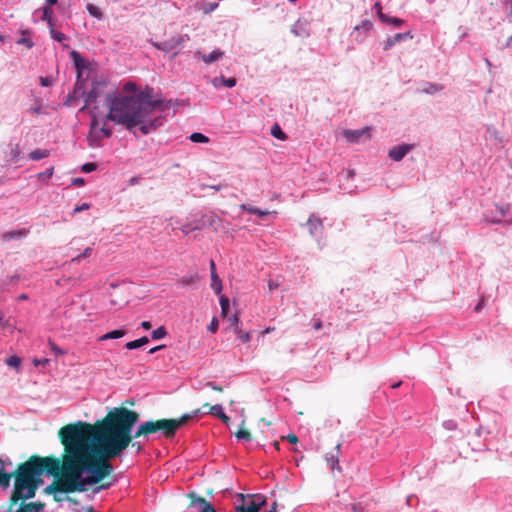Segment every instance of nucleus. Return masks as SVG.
<instances>
[{"instance_id": "obj_1", "label": "nucleus", "mask_w": 512, "mask_h": 512, "mask_svg": "<svg viewBox=\"0 0 512 512\" xmlns=\"http://www.w3.org/2000/svg\"><path fill=\"white\" fill-rule=\"evenodd\" d=\"M139 413L116 407L94 424L77 421L58 431L63 446L61 458L42 456L39 479L45 473L53 481L43 493L62 502V494L85 492L90 485L101 483L113 473L110 460L119 457L131 442L130 429L139 420Z\"/></svg>"}, {"instance_id": "obj_2", "label": "nucleus", "mask_w": 512, "mask_h": 512, "mask_svg": "<svg viewBox=\"0 0 512 512\" xmlns=\"http://www.w3.org/2000/svg\"><path fill=\"white\" fill-rule=\"evenodd\" d=\"M152 90L146 89L133 96L114 98L109 104L106 120L125 126L128 130L138 127L143 135L157 130L162 125V117H152L156 110H165L163 100L153 99Z\"/></svg>"}, {"instance_id": "obj_3", "label": "nucleus", "mask_w": 512, "mask_h": 512, "mask_svg": "<svg viewBox=\"0 0 512 512\" xmlns=\"http://www.w3.org/2000/svg\"><path fill=\"white\" fill-rule=\"evenodd\" d=\"M42 456L31 455L25 462L18 464L13 472H6L4 467L0 468V486L3 489L10 487V481L14 478V487L9 498L8 511L11 512L13 506L18 504L20 500H27L35 497L43 479H39L40 462ZM3 465V460L0 459Z\"/></svg>"}, {"instance_id": "obj_4", "label": "nucleus", "mask_w": 512, "mask_h": 512, "mask_svg": "<svg viewBox=\"0 0 512 512\" xmlns=\"http://www.w3.org/2000/svg\"><path fill=\"white\" fill-rule=\"evenodd\" d=\"M173 423L170 419L150 420L140 424L134 434V437L148 436L160 432L166 439H171L175 436Z\"/></svg>"}, {"instance_id": "obj_5", "label": "nucleus", "mask_w": 512, "mask_h": 512, "mask_svg": "<svg viewBox=\"0 0 512 512\" xmlns=\"http://www.w3.org/2000/svg\"><path fill=\"white\" fill-rule=\"evenodd\" d=\"M372 28L373 24L370 20H363L361 24L354 27L351 37L357 42H362Z\"/></svg>"}, {"instance_id": "obj_6", "label": "nucleus", "mask_w": 512, "mask_h": 512, "mask_svg": "<svg viewBox=\"0 0 512 512\" xmlns=\"http://www.w3.org/2000/svg\"><path fill=\"white\" fill-rule=\"evenodd\" d=\"M343 136L349 141V142H359L362 137L370 138V128L366 127L360 130H344Z\"/></svg>"}, {"instance_id": "obj_7", "label": "nucleus", "mask_w": 512, "mask_h": 512, "mask_svg": "<svg viewBox=\"0 0 512 512\" xmlns=\"http://www.w3.org/2000/svg\"><path fill=\"white\" fill-rule=\"evenodd\" d=\"M412 148L413 146L410 144H402L399 146H395L389 150L388 156L393 161H400L407 155L409 151H411Z\"/></svg>"}, {"instance_id": "obj_8", "label": "nucleus", "mask_w": 512, "mask_h": 512, "mask_svg": "<svg viewBox=\"0 0 512 512\" xmlns=\"http://www.w3.org/2000/svg\"><path fill=\"white\" fill-rule=\"evenodd\" d=\"M183 43V37L182 36H176L169 40H165L163 42L154 43V46L158 50H162L164 52H170L173 49L177 48Z\"/></svg>"}, {"instance_id": "obj_9", "label": "nucleus", "mask_w": 512, "mask_h": 512, "mask_svg": "<svg viewBox=\"0 0 512 512\" xmlns=\"http://www.w3.org/2000/svg\"><path fill=\"white\" fill-rule=\"evenodd\" d=\"M99 129V121L97 117L94 115L90 124V132L88 136V140L90 141V146L96 147L98 146V142L102 139V135L98 132Z\"/></svg>"}, {"instance_id": "obj_10", "label": "nucleus", "mask_w": 512, "mask_h": 512, "mask_svg": "<svg viewBox=\"0 0 512 512\" xmlns=\"http://www.w3.org/2000/svg\"><path fill=\"white\" fill-rule=\"evenodd\" d=\"M21 503L14 512H43L45 508L44 502H29L25 503V500H20Z\"/></svg>"}, {"instance_id": "obj_11", "label": "nucleus", "mask_w": 512, "mask_h": 512, "mask_svg": "<svg viewBox=\"0 0 512 512\" xmlns=\"http://www.w3.org/2000/svg\"><path fill=\"white\" fill-rule=\"evenodd\" d=\"M199 411H200L199 409H196L190 413L183 414L179 418L170 419V421L173 423L172 427H173L174 434H176V432L178 431L179 428H181L182 426L187 424L188 421L195 418L198 415Z\"/></svg>"}, {"instance_id": "obj_12", "label": "nucleus", "mask_w": 512, "mask_h": 512, "mask_svg": "<svg viewBox=\"0 0 512 512\" xmlns=\"http://www.w3.org/2000/svg\"><path fill=\"white\" fill-rule=\"evenodd\" d=\"M307 226H308V229H309V233L313 237L320 236L322 234L323 228H324L321 219H319V218H317L315 216H311L308 219Z\"/></svg>"}, {"instance_id": "obj_13", "label": "nucleus", "mask_w": 512, "mask_h": 512, "mask_svg": "<svg viewBox=\"0 0 512 512\" xmlns=\"http://www.w3.org/2000/svg\"><path fill=\"white\" fill-rule=\"evenodd\" d=\"M509 208L510 207L508 204L503 205V206L495 205L496 215H491V216L487 215L486 216L487 221L490 223L501 222V220L507 215Z\"/></svg>"}, {"instance_id": "obj_14", "label": "nucleus", "mask_w": 512, "mask_h": 512, "mask_svg": "<svg viewBox=\"0 0 512 512\" xmlns=\"http://www.w3.org/2000/svg\"><path fill=\"white\" fill-rule=\"evenodd\" d=\"M203 407H209V413L220 418L224 423L227 424L230 421V418L224 413L223 407L220 404L210 406L209 403H205Z\"/></svg>"}, {"instance_id": "obj_15", "label": "nucleus", "mask_w": 512, "mask_h": 512, "mask_svg": "<svg viewBox=\"0 0 512 512\" xmlns=\"http://www.w3.org/2000/svg\"><path fill=\"white\" fill-rule=\"evenodd\" d=\"M406 38H412V36L410 35L409 32H405V33H397L395 34L394 36L392 37H389L385 43H384V46H383V49L384 50H389L390 48H392L396 43L400 42L401 40H404Z\"/></svg>"}, {"instance_id": "obj_16", "label": "nucleus", "mask_w": 512, "mask_h": 512, "mask_svg": "<svg viewBox=\"0 0 512 512\" xmlns=\"http://www.w3.org/2000/svg\"><path fill=\"white\" fill-rule=\"evenodd\" d=\"M189 496L192 498V503H199L202 505V512H216L213 506L202 497H197L194 493H190Z\"/></svg>"}, {"instance_id": "obj_17", "label": "nucleus", "mask_w": 512, "mask_h": 512, "mask_svg": "<svg viewBox=\"0 0 512 512\" xmlns=\"http://www.w3.org/2000/svg\"><path fill=\"white\" fill-rule=\"evenodd\" d=\"M224 56V51L216 49L212 51L210 54H202L201 58L206 64H211L215 61H218Z\"/></svg>"}, {"instance_id": "obj_18", "label": "nucleus", "mask_w": 512, "mask_h": 512, "mask_svg": "<svg viewBox=\"0 0 512 512\" xmlns=\"http://www.w3.org/2000/svg\"><path fill=\"white\" fill-rule=\"evenodd\" d=\"M27 234H28V231L26 229H17V230L5 232L2 235V239L4 241H10V240L15 239V238H23Z\"/></svg>"}, {"instance_id": "obj_19", "label": "nucleus", "mask_w": 512, "mask_h": 512, "mask_svg": "<svg viewBox=\"0 0 512 512\" xmlns=\"http://www.w3.org/2000/svg\"><path fill=\"white\" fill-rule=\"evenodd\" d=\"M112 291L109 293V303L112 307L121 306L125 300L122 297H119L117 293V286H111Z\"/></svg>"}, {"instance_id": "obj_20", "label": "nucleus", "mask_w": 512, "mask_h": 512, "mask_svg": "<svg viewBox=\"0 0 512 512\" xmlns=\"http://www.w3.org/2000/svg\"><path fill=\"white\" fill-rule=\"evenodd\" d=\"M70 57L78 71V76H80V73H81V70L84 68L85 66V60L83 59V57L80 55L79 52L73 50L71 51L70 53Z\"/></svg>"}, {"instance_id": "obj_21", "label": "nucleus", "mask_w": 512, "mask_h": 512, "mask_svg": "<svg viewBox=\"0 0 512 512\" xmlns=\"http://www.w3.org/2000/svg\"><path fill=\"white\" fill-rule=\"evenodd\" d=\"M126 334V331L124 329H117L110 332H107L106 334L99 337V341H106L110 339H118L123 337Z\"/></svg>"}, {"instance_id": "obj_22", "label": "nucleus", "mask_w": 512, "mask_h": 512, "mask_svg": "<svg viewBox=\"0 0 512 512\" xmlns=\"http://www.w3.org/2000/svg\"><path fill=\"white\" fill-rule=\"evenodd\" d=\"M380 21L387 25H394L396 27H399L404 23L402 19L396 17H389L384 13H380Z\"/></svg>"}, {"instance_id": "obj_23", "label": "nucleus", "mask_w": 512, "mask_h": 512, "mask_svg": "<svg viewBox=\"0 0 512 512\" xmlns=\"http://www.w3.org/2000/svg\"><path fill=\"white\" fill-rule=\"evenodd\" d=\"M148 342H149L148 337L143 336V337H141V338H139L137 340H133V341L127 342L125 347L128 350H133V349H137V348H140V347L146 345Z\"/></svg>"}, {"instance_id": "obj_24", "label": "nucleus", "mask_w": 512, "mask_h": 512, "mask_svg": "<svg viewBox=\"0 0 512 512\" xmlns=\"http://www.w3.org/2000/svg\"><path fill=\"white\" fill-rule=\"evenodd\" d=\"M49 155H50L49 150L36 149L29 153V158L33 161H38V160L48 157Z\"/></svg>"}, {"instance_id": "obj_25", "label": "nucleus", "mask_w": 512, "mask_h": 512, "mask_svg": "<svg viewBox=\"0 0 512 512\" xmlns=\"http://www.w3.org/2000/svg\"><path fill=\"white\" fill-rule=\"evenodd\" d=\"M266 504V500L264 497L259 496L257 499L251 500L245 508H252L254 506V510L260 512L262 507Z\"/></svg>"}, {"instance_id": "obj_26", "label": "nucleus", "mask_w": 512, "mask_h": 512, "mask_svg": "<svg viewBox=\"0 0 512 512\" xmlns=\"http://www.w3.org/2000/svg\"><path fill=\"white\" fill-rule=\"evenodd\" d=\"M214 86H218L219 84H222L224 86H227L229 88L234 87L236 85V79L235 78H215L213 81Z\"/></svg>"}, {"instance_id": "obj_27", "label": "nucleus", "mask_w": 512, "mask_h": 512, "mask_svg": "<svg viewBox=\"0 0 512 512\" xmlns=\"http://www.w3.org/2000/svg\"><path fill=\"white\" fill-rule=\"evenodd\" d=\"M240 207H241V209H243V210H245V211H247V212H249L251 214H256V215H258L260 217H264V216H266V215H268L270 213L267 210L263 211V210H260L258 208L246 205V204H242Z\"/></svg>"}, {"instance_id": "obj_28", "label": "nucleus", "mask_w": 512, "mask_h": 512, "mask_svg": "<svg viewBox=\"0 0 512 512\" xmlns=\"http://www.w3.org/2000/svg\"><path fill=\"white\" fill-rule=\"evenodd\" d=\"M211 288L216 294H220L222 291V281L218 274L211 275Z\"/></svg>"}, {"instance_id": "obj_29", "label": "nucleus", "mask_w": 512, "mask_h": 512, "mask_svg": "<svg viewBox=\"0 0 512 512\" xmlns=\"http://www.w3.org/2000/svg\"><path fill=\"white\" fill-rule=\"evenodd\" d=\"M271 135L282 141L287 139V135L282 131L281 127L278 124H274L271 127Z\"/></svg>"}, {"instance_id": "obj_30", "label": "nucleus", "mask_w": 512, "mask_h": 512, "mask_svg": "<svg viewBox=\"0 0 512 512\" xmlns=\"http://www.w3.org/2000/svg\"><path fill=\"white\" fill-rule=\"evenodd\" d=\"M244 421H242L241 426H244ZM235 436L239 440H247L250 441L252 439L251 434L248 430H246L244 427H241L237 432H235Z\"/></svg>"}, {"instance_id": "obj_31", "label": "nucleus", "mask_w": 512, "mask_h": 512, "mask_svg": "<svg viewBox=\"0 0 512 512\" xmlns=\"http://www.w3.org/2000/svg\"><path fill=\"white\" fill-rule=\"evenodd\" d=\"M198 281V276L197 275H193V276H183L181 277L179 280H178V284H180L181 286L183 287H186V286H190V285H193L194 283H196Z\"/></svg>"}, {"instance_id": "obj_32", "label": "nucleus", "mask_w": 512, "mask_h": 512, "mask_svg": "<svg viewBox=\"0 0 512 512\" xmlns=\"http://www.w3.org/2000/svg\"><path fill=\"white\" fill-rule=\"evenodd\" d=\"M86 8H87V11L89 12V14L92 17H95L98 20L102 19L103 13H102V11L97 6L89 3Z\"/></svg>"}, {"instance_id": "obj_33", "label": "nucleus", "mask_w": 512, "mask_h": 512, "mask_svg": "<svg viewBox=\"0 0 512 512\" xmlns=\"http://www.w3.org/2000/svg\"><path fill=\"white\" fill-rule=\"evenodd\" d=\"M52 15H53L52 7H49V6L44 7L42 19L45 20L49 24L50 28L53 27Z\"/></svg>"}, {"instance_id": "obj_34", "label": "nucleus", "mask_w": 512, "mask_h": 512, "mask_svg": "<svg viewBox=\"0 0 512 512\" xmlns=\"http://www.w3.org/2000/svg\"><path fill=\"white\" fill-rule=\"evenodd\" d=\"M190 140L195 143H207L209 138L202 133L194 132L190 135Z\"/></svg>"}, {"instance_id": "obj_35", "label": "nucleus", "mask_w": 512, "mask_h": 512, "mask_svg": "<svg viewBox=\"0 0 512 512\" xmlns=\"http://www.w3.org/2000/svg\"><path fill=\"white\" fill-rule=\"evenodd\" d=\"M234 332L237 334L238 338L242 341V342H249L250 339H251V336H250V333L249 332H244L241 328H239L238 326H236L234 328Z\"/></svg>"}, {"instance_id": "obj_36", "label": "nucleus", "mask_w": 512, "mask_h": 512, "mask_svg": "<svg viewBox=\"0 0 512 512\" xmlns=\"http://www.w3.org/2000/svg\"><path fill=\"white\" fill-rule=\"evenodd\" d=\"M166 334H167V331H166L165 327L161 326L152 332L151 337L154 340H159V339L164 338L166 336Z\"/></svg>"}, {"instance_id": "obj_37", "label": "nucleus", "mask_w": 512, "mask_h": 512, "mask_svg": "<svg viewBox=\"0 0 512 512\" xmlns=\"http://www.w3.org/2000/svg\"><path fill=\"white\" fill-rule=\"evenodd\" d=\"M220 306H221V314L225 316L229 309V299L227 296L221 295Z\"/></svg>"}, {"instance_id": "obj_38", "label": "nucleus", "mask_w": 512, "mask_h": 512, "mask_svg": "<svg viewBox=\"0 0 512 512\" xmlns=\"http://www.w3.org/2000/svg\"><path fill=\"white\" fill-rule=\"evenodd\" d=\"M50 35H51V38H53L54 40H56L58 42H63L67 38L65 34H63L62 32L56 31L53 27L50 28Z\"/></svg>"}, {"instance_id": "obj_39", "label": "nucleus", "mask_w": 512, "mask_h": 512, "mask_svg": "<svg viewBox=\"0 0 512 512\" xmlns=\"http://www.w3.org/2000/svg\"><path fill=\"white\" fill-rule=\"evenodd\" d=\"M6 364L10 367L18 368L21 364V359L18 356H11L6 360Z\"/></svg>"}, {"instance_id": "obj_40", "label": "nucleus", "mask_w": 512, "mask_h": 512, "mask_svg": "<svg viewBox=\"0 0 512 512\" xmlns=\"http://www.w3.org/2000/svg\"><path fill=\"white\" fill-rule=\"evenodd\" d=\"M98 132L102 135V138H109L112 135L111 129L106 127V121H104L103 125L99 127Z\"/></svg>"}, {"instance_id": "obj_41", "label": "nucleus", "mask_w": 512, "mask_h": 512, "mask_svg": "<svg viewBox=\"0 0 512 512\" xmlns=\"http://www.w3.org/2000/svg\"><path fill=\"white\" fill-rule=\"evenodd\" d=\"M92 249L90 247L86 248L84 252L74 258H72V262H79L82 258L89 257L91 255Z\"/></svg>"}, {"instance_id": "obj_42", "label": "nucleus", "mask_w": 512, "mask_h": 512, "mask_svg": "<svg viewBox=\"0 0 512 512\" xmlns=\"http://www.w3.org/2000/svg\"><path fill=\"white\" fill-rule=\"evenodd\" d=\"M53 173H54V167H50L47 170H45L44 172L39 173L38 178L39 179H43V178L49 179L52 177Z\"/></svg>"}, {"instance_id": "obj_43", "label": "nucleus", "mask_w": 512, "mask_h": 512, "mask_svg": "<svg viewBox=\"0 0 512 512\" xmlns=\"http://www.w3.org/2000/svg\"><path fill=\"white\" fill-rule=\"evenodd\" d=\"M96 168H97V165L95 163L89 162V163H85L82 166V171L85 173H90V172L96 170Z\"/></svg>"}, {"instance_id": "obj_44", "label": "nucleus", "mask_w": 512, "mask_h": 512, "mask_svg": "<svg viewBox=\"0 0 512 512\" xmlns=\"http://www.w3.org/2000/svg\"><path fill=\"white\" fill-rule=\"evenodd\" d=\"M327 461L330 463V466L332 469H335L336 467H337V469H339L338 456H331L330 458L327 459Z\"/></svg>"}, {"instance_id": "obj_45", "label": "nucleus", "mask_w": 512, "mask_h": 512, "mask_svg": "<svg viewBox=\"0 0 512 512\" xmlns=\"http://www.w3.org/2000/svg\"><path fill=\"white\" fill-rule=\"evenodd\" d=\"M10 155L12 157L13 160H18L19 156H20V149H19V146L18 145H15L11 151H10Z\"/></svg>"}, {"instance_id": "obj_46", "label": "nucleus", "mask_w": 512, "mask_h": 512, "mask_svg": "<svg viewBox=\"0 0 512 512\" xmlns=\"http://www.w3.org/2000/svg\"><path fill=\"white\" fill-rule=\"evenodd\" d=\"M282 440L286 439L291 444H297L298 443V437L295 434H288L287 436H282Z\"/></svg>"}, {"instance_id": "obj_47", "label": "nucleus", "mask_w": 512, "mask_h": 512, "mask_svg": "<svg viewBox=\"0 0 512 512\" xmlns=\"http://www.w3.org/2000/svg\"><path fill=\"white\" fill-rule=\"evenodd\" d=\"M133 427H134V425H133V426L131 427V429H130V436H131L132 438H131V442H130V444L128 445V447H129L130 445H132V447H135V448L137 449V451L139 452V451H141V450H142V445H141L139 442H133V439L135 438V437H134V435H132V434H131Z\"/></svg>"}, {"instance_id": "obj_48", "label": "nucleus", "mask_w": 512, "mask_h": 512, "mask_svg": "<svg viewBox=\"0 0 512 512\" xmlns=\"http://www.w3.org/2000/svg\"><path fill=\"white\" fill-rule=\"evenodd\" d=\"M218 329V321L216 318H213L210 325L208 326V330L212 333H215Z\"/></svg>"}, {"instance_id": "obj_49", "label": "nucleus", "mask_w": 512, "mask_h": 512, "mask_svg": "<svg viewBox=\"0 0 512 512\" xmlns=\"http://www.w3.org/2000/svg\"><path fill=\"white\" fill-rule=\"evenodd\" d=\"M352 512H364V506L361 503L351 504Z\"/></svg>"}, {"instance_id": "obj_50", "label": "nucleus", "mask_w": 512, "mask_h": 512, "mask_svg": "<svg viewBox=\"0 0 512 512\" xmlns=\"http://www.w3.org/2000/svg\"><path fill=\"white\" fill-rule=\"evenodd\" d=\"M205 386L209 387L212 390L217 391V392H222L223 391V388L221 386H219V385H216L214 382H206Z\"/></svg>"}, {"instance_id": "obj_51", "label": "nucleus", "mask_w": 512, "mask_h": 512, "mask_svg": "<svg viewBox=\"0 0 512 512\" xmlns=\"http://www.w3.org/2000/svg\"><path fill=\"white\" fill-rule=\"evenodd\" d=\"M89 207H90V205H89V204H87V203H83L81 206H77V207H75V208H74V212H75V213H78V212H81V211H83V210H87V209H89Z\"/></svg>"}, {"instance_id": "obj_52", "label": "nucleus", "mask_w": 512, "mask_h": 512, "mask_svg": "<svg viewBox=\"0 0 512 512\" xmlns=\"http://www.w3.org/2000/svg\"><path fill=\"white\" fill-rule=\"evenodd\" d=\"M40 83L42 86L48 87L51 85V79L48 77H40Z\"/></svg>"}, {"instance_id": "obj_53", "label": "nucleus", "mask_w": 512, "mask_h": 512, "mask_svg": "<svg viewBox=\"0 0 512 512\" xmlns=\"http://www.w3.org/2000/svg\"><path fill=\"white\" fill-rule=\"evenodd\" d=\"M111 485H112V482L102 483L99 487H97V489L95 491L98 492L100 490H106V489L110 488Z\"/></svg>"}, {"instance_id": "obj_54", "label": "nucleus", "mask_w": 512, "mask_h": 512, "mask_svg": "<svg viewBox=\"0 0 512 512\" xmlns=\"http://www.w3.org/2000/svg\"><path fill=\"white\" fill-rule=\"evenodd\" d=\"M374 8H375V10L377 12L378 18L380 19V13H383L382 12V6H381L380 2H376L374 4Z\"/></svg>"}, {"instance_id": "obj_55", "label": "nucleus", "mask_w": 512, "mask_h": 512, "mask_svg": "<svg viewBox=\"0 0 512 512\" xmlns=\"http://www.w3.org/2000/svg\"><path fill=\"white\" fill-rule=\"evenodd\" d=\"M238 323H239V317L237 314H235L232 318H231V325L235 328L236 326H238Z\"/></svg>"}, {"instance_id": "obj_56", "label": "nucleus", "mask_w": 512, "mask_h": 512, "mask_svg": "<svg viewBox=\"0 0 512 512\" xmlns=\"http://www.w3.org/2000/svg\"><path fill=\"white\" fill-rule=\"evenodd\" d=\"M141 327L145 330H149L151 329L152 325H151V322L150 321H143L141 323Z\"/></svg>"}, {"instance_id": "obj_57", "label": "nucleus", "mask_w": 512, "mask_h": 512, "mask_svg": "<svg viewBox=\"0 0 512 512\" xmlns=\"http://www.w3.org/2000/svg\"><path fill=\"white\" fill-rule=\"evenodd\" d=\"M313 328L315 330H320L322 328V321L320 319L316 320L313 324Z\"/></svg>"}, {"instance_id": "obj_58", "label": "nucleus", "mask_w": 512, "mask_h": 512, "mask_svg": "<svg viewBox=\"0 0 512 512\" xmlns=\"http://www.w3.org/2000/svg\"><path fill=\"white\" fill-rule=\"evenodd\" d=\"M18 42L26 44L28 48H31L33 46V43L30 40L25 39V38L20 39Z\"/></svg>"}, {"instance_id": "obj_59", "label": "nucleus", "mask_w": 512, "mask_h": 512, "mask_svg": "<svg viewBox=\"0 0 512 512\" xmlns=\"http://www.w3.org/2000/svg\"><path fill=\"white\" fill-rule=\"evenodd\" d=\"M210 272H211V275L217 274L216 265L213 260L210 261Z\"/></svg>"}, {"instance_id": "obj_60", "label": "nucleus", "mask_w": 512, "mask_h": 512, "mask_svg": "<svg viewBox=\"0 0 512 512\" xmlns=\"http://www.w3.org/2000/svg\"><path fill=\"white\" fill-rule=\"evenodd\" d=\"M72 183H73V185L81 186L84 184V179L83 178H75Z\"/></svg>"}, {"instance_id": "obj_61", "label": "nucleus", "mask_w": 512, "mask_h": 512, "mask_svg": "<svg viewBox=\"0 0 512 512\" xmlns=\"http://www.w3.org/2000/svg\"><path fill=\"white\" fill-rule=\"evenodd\" d=\"M65 500H66V501H68V502H70V503H72V504H75V505L79 504V502H78V500H77V499L72 498V497H70V496H66V497H65Z\"/></svg>"}, {"instance_id": "obj_62", "label": "nucleus", "mask_w": 512, "mask_h": 512, "mask_svg": "<svg viewBox=\"0 0 512 512\" xmlns=\"http://www.w3.org/2000/svg\"><path fill=\"white\" fill-rule=\"evenodd\" d=\"M164 347H165L164 345H159V346H157V347H154V348L150 349V350H149V353H150V354H153V353H155L156 351H158V350H160V349H163Z\"/></svg>"}, {"instance_id": "obj_63", "label": "nucleus", "mask_w": 512, "mask_h": 512, "mask_svg": "<svg viewBox=\"0 0 512 512\" xmlns=\"http://www.w3.org/2000/svg\"><path fill=\"white\" fill-rule=\"evenodd\" d=\"M267 512H278L277 511V502L276 501H274L272 503V506H271L270 510H268Z\"/></svg>"}, {"instance_id": "obj_64", "label": "nucleus", "mask_w": 512, "mask_h": 512, "mask_svg": "<svg viewBox=\"0 0 512 512\" xmlns=\"http://www.w3.org/2000/svg\"><path fill=\"white\" fill-rule=\"evenodd\" d=\"M95 94L93 92H90L87 96V102H91L95 99Z\"/></svg>"}]
</instances>
